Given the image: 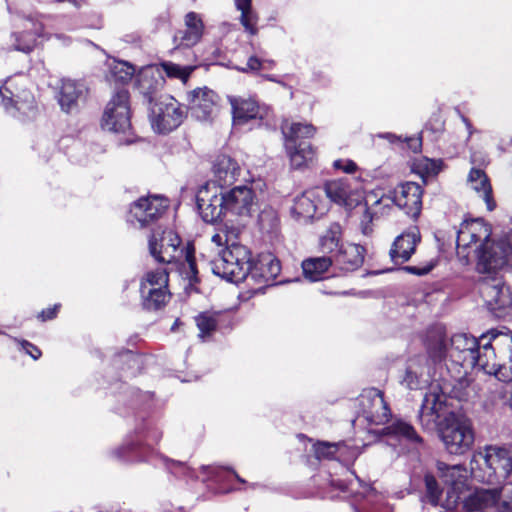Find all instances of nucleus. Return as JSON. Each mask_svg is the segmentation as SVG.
<instances>
[{
  "mask_svg": "<svg viewBox=\"0 0 512 512\" xmlns=\"http://www.w3.org/2000/svg\"><path fill=\"white\" fill-rule=\"evenodd\" d=\"M491 234V225L482 218L464 220L457 231L458 257L465 263L475 258L479 273H492L501 269L511 252L507 240L494 241Z\"/></svg>",
  "mask_w": 512,
  "mask_h": 512,
  "instance_id": "1",
  "label": "nucleus"
},
{
  "mask_svg": "<svg viewBox=\"0 0 512 512\" xmlns=\"http://www.w3.org/2000/svg\"><path fill=\"white\" fill-rule=\"evenodd\" d=\"M438 471L440 477L447 486L445 496L443 491L440 489L436 478L431 475H425V487H426V498L433 506H440L446 511H454L459 505H462L464 511V500L469 497L465 495L467 491V478L468 472L464 465H447L444 462H438Z\"/></svg>",
  "mask_w": 512,
  "mask_h": 512,
  "instance_id": "2",
  "label": "nucleus"
},
{
  "mask_svg": "<svg viewBox=\"0 0 512 512\" xmlns=\"http://www.w3.org/2000/svg\"><path fill=\"white\" fill-rule=\"evenodd\" d=\"M480 343L481 336L477 339L466 333H458L451 337L448 346L445 333L441 329H435L428 333L426 347L434 362L449 357L455 363L468 366Z\"/></svg>",
  "mask_w": 512,
  "mask_h": 512,
  "instance_id": "3",
  "label": "nucleus"
},
{
  "mask_svg": "<svg viewBox=\"0 0 512 512\" xmlns=\"http://www.w3.org/2000/svg\"><path fill=\"white\" fill-rule=\"evenodd\" d=\"M158 243V238L154 233L149 239V250L151 255L162 263H173L183 258L182 267L186 277L190 281H197V267L194 257V248L186 246L180 248L181 239L172 230L163 231Z\"/></svg>",
  "mask_w": 512,
  "mask_h": 512,
  "instance_id": "4",
  "label": "nucleus"
},
{
  "mask_svg": "<svg viewBox=\"0 0 512 512\" xmlns=\"http://www.w3.org/2000/svg\"><path fill=\"white\" fill-rule=\"evenodd\" d=\"M210 265L212 272L222 279L235 283L243 281L251 275V251L238 242H232L229 246L219 249Z\"/></svg>",
  "mask_w": 512,
  "mask_h": 512,
  "instance_id": "5",
  "label": "nucleus"
},
{
  "mask_svg": "<svg viewBox=\"0 0 512 512\" xmlns=\"http://www.w3.org/2000/svg\"><path fill=\"white\" fill-rule=\"evenodd\" d=\"M423 192V188L418 183H402L372 203V207H375L373 213L384 215L395 205L415 220L420 216L422 210Z\"/></svg>",
  "mask_w": 512,
  "mask_h": 512,
  "instance_id": "6",
  "label": "nucleus"
},
{
  "mask_svg": "<svg viewBox=\"0 0 512 512\" xmlns=\"http://www.w3.org/2000/svg\"><path fill=\"white\" fill-rule=\"evenodd\" d=\"M438 431L449 454L463 455L474 444L475 436L471 422L454 413H450L444 418Z\"/></svg>",
  "mask_w": 512,
  "mask_h": 512,
  "instance_id": "7",
  "label": "nucleus"
},
{
  "mask_svg": "<svg viewBox=\"0 0 512 512\" xmlns=\"http://www.w3.org/2000/svg\"><path fill=\"white\" fill-rule=\"evenodd\" d=\"M326 196L331 202L343 206L347 209H352L360 206L363 209V216L361 219L362 231L367 234L369 231V224L373 221L374 213L369 207L368 195L365 202L362 204L361 193L351 186L347 178L335 179L327 181L323 189Z\"/></svg>",
  "mask_w": 512,
  "mask_h": 512,
  "instance_id": "8",
  "label": "nucleus"
},
{
  "mask_svg": "<svg viewBox=\"0 0 512 512\" xmlns=\"http://www.w3.org/2000/svg\"><path fill=\"white\" fill-rule=\"evenodd\" d=\"M482 460L484 474L482 481L496 484L505 481L512 474V447L486 446L474 455L473 461Z\"/></svg>",
  "mask_w": 512,
  "mask_h": 512,
  "instance_id": "9",
  "label": "nucleus"
},
{
  "mask_svg": "<svg viewBox=\"0 0 512 512\" xmlns=\"http://www.w3.org/2000/svg\"><path fill=\"white\" fill-rule=\"evenodd\" d=\"M466 512H512V482L500 489H479L464 500Z\"/></svg>",
  "mask_w": 512,
  "mask_h": 512,
  "instance_id": "10",
  "label": "nucleus"
},
{
  "mask_svg": "<svg viewBox=\"0 0 512 512\" xmlns=\"http://www.w3.org/2000/svg\"><path fill=\"white\" fill-rule=\"evenodd\" d=\"M497 271L486 273L487 276L482 277L478 283V290L488 310L495 317L501 318L512 307V293L502 278L497 276Z\"/></svg>",
  "mask_w": 512,
  "mask_h": 512,
  "instance_id": "11",
  "label": "nucleus"
},
{
  "mask_svg": "<svg viewBox=\"0 0 512 512\" xmlns=\"http://www.w3.org/2000/svg\"><path fill=\"white\" fill-rule=\"evenodd\" d=\"M169 274L166 268L160 267L145 273L140 282L142 305L147 310H159L170 299L168 291Z\"/></svg>",
  "mask_w": 512,
  "mask_h": 512,
  "instance_id": "12",
  "label": "nucleus"
},
{
  "mask_svg": "<svg viewBox=\"0 0 512 512\" xmlns=\"http://www.w3.org/2000/svg\"><path fill=\"white\" fill-rule=\"evenodd\" d=\"M186 115V108L180 102L171 96H165L151 108L152 129L159 134H168L182 124Z\"/></svg>",
  "mask_w": 512,
  "mask_h": 512,
  "instance_id": "13",
  "label": "nucleus"
},
{
  "mask_svg": "<svg viewBox=\"0 0 512 512\" xmlns=\"http://www.w3.org/2000/svg\"><path fill=\"white\" fill-rule=\"evenodd\" d=\"M129 93L127 90L117 91L107 103L101 126L104 130L114 133H126L131 128Z\"/></svg>",
  "mask_w": 512,
  "mask_h": 512,
  "instance_id": "14",
  "label": "nucleus"
},
{
  "mask_svg": "<svg viewBox=\"0 0 512 512\" xmlns=\"http://www.w3.org/2000/svg\"><path fill=\"white\" fill-rule=\"evenodd\" d=\"M169 206L167 198L160 195L140 197L130 206L129 222L144 228L155 223Z\"/></svg>",
  "mask_w": 512,
  "mask_h": 512,
  "instance_id": "15",
  "label": "nucleus"
},
{
  "mask_svg": "<svg viewBox=\"0 0 512 512\" xmlns=\"http://www.w3.org/2000/svg\"><path fill=\"white\" fill-rule=\"evenodd\" d=\"M198 212L206 223H215L226 213L222 190L214 183L201 186L196 195Z\"/></svg>",
  "mask_w": 512,
  "mask_h": 512,
  "instance_id": "16",
  "label": "nucleus"
},
{
  "mask_svg": "<svg viewBox=\"0 0 512 512\" xmlns=\"http://www.w3.org/2000/svg\"><path fill=\"white\" fill-rule=\"evenodd\" d=\"M161 436V432L156 428L139 431L136 440L124 443L115 451V456L126 461L147 460L146 452L150 450L153 443L159 442Z\"/></svg>",
  "mask_w": 512,
  "mask_h": 512,
  "instance_id": "17",
  "label": "nucleus"
},
{
  "mask_svg": "<svg viewBox=\"0 0 512 512\" xmlns=\"http://www.w3.org/2000/svg\"><path fill=\"white\" fill-rule=\"evenodd\" d=\"M326 209L323 191L320 188H313L295 197L291 212L297 220L308 221L322 216Z\"/></svg>",
  "mask_w": 512,
  "mask_h": 512,
  "instance_id": "18",
  "label": "nucleus"
},
{
  "mask_svg": "<svg viewBox=\"0 0 512 512\" xmlns=\"http://www.w3.org/2000/svg\"><path fill=\"white\" fill-rule=\"evenodd\" d=\"M359 402L361 413L370 424L382 425L389 420L390 409L380 390L376 388L364 390L360 395Z\"/></svg>",
  "mask_w": 512,
  "mask_h": 512,
  "instance_id": "19",
  "label": "nucleus"
},
{
  "mask_svg": "<svg viewBox=\"0 0 512 512\" xmlns=\"http://www.w3.org/2000/svg\"><path fill=\"white\" fill-rule=\"evenodd\" d=\"M492 339L495 341L500 358L495 377L503 382H511L512 331L506 327L492 329Z\"/></svg>",
  "mask_w": 512,
  "mask_h": 512,
  "instance_id": "20",
  "label": "nucleus"
},
{
  "mask_svg": "<svg viewBox=\"0 0 512 512\" xmlns=\"http://www.w3.org/2000/svg\"><path fill=\"white\" fill-rule=\"evenodd\" d=\"M444 393L437 392L435 388H431L423 398L419 411V420L422 427L426 430L438 429L442 425L440 419L445 410Z\"/></svg>",
  "mask_w": 512,
  "mask_h": 512,
  "instance_id": "21",
  "label": "nucleus"
},
{
  "mask_svg": "<svg viewBox=\"0 0 512 512\" xmlns=\"http://www.w3.org/2000/svg\"><path fill=\"white\" fill-rule=\"evenodd\" d=\"M499 362V353L495 341L492 339L491 329L481 335V343L474 354L473 361H470L468 367H477L486 374L495 376Z\"/></svg>",
  "mask_w": 512,
  "mask_h": 512,
  "instance_id": "22",
  "label": "nucleus"
},
{
  "mask_svg": "<svg viewBox=\"0 0 512 512\" xmlns=\"http://www.w3.org/2000/svg\"><path fill=\"white\" fill-rule=\"evenodd\" d=\"M421 241V235L417 226L409 227L402 234L396 237L390 249L391 260L395 264L407 262L415 253L418 243Z\"/></svg>",
  "mask_w": 512,
  "mask_h": 512,
  "instance_id": "23",
  "label": "nucleus"
},
{
  "mask_svg": "<svg viewBox=\"0 0 512 512\" xmlns=\"http://www.w3.org/2000/svg\"><path fill=\"white\" fill-rule=\"evenodd\" d=\"M223 199L226 213L247 216L253 209L255 194L248 186H237L223 193Z\"/></svg>",
  "mask_w": 512,
  "mask_h": 512,
  "instance_id": "24",
  "label": "nucleus"
},
{
  "mask_svg": "<svg viewBox=\"0 0 512 512\" xmlns=\"http://www.w3.org/2000/svg\"><path fill=\"white\" fill-rule=\"evenodd\" d=\"M188 100L192 115L200 121L210 119L217 109L218 96L206 87L191 91Z\"/></svg>",
  "mask_w": 512,
  "mask_h": 512,
  "instance_id": "25",
  "label": "nucleus"
},
{
  "mask_svg": "<svg viewBox=\"0 0 512 512\" xmlns=\"http://www.w3.org/2000/svg\"><path fill=\"white\" fill-rule=\"evenodd\" d=\"M24 31L21 34H13L15 38L14 50L29 53L37 45V38L44 37L43 24L31 17L25 18L23 22Z\"/></svg>",
  "mask_w": 512,
  "mask_h": 512,
  "instance_id": "26",
  "label": "nucleus"
},
{
  "mask_svg": "<svg viewBox=\"0 0 512 512\" xmlns=\"http://www.w3.org/2000/svg\"><path fill=\"white\" fill-rule=\"evenodd\" d=\"M364 248L357 244H344L334 256H331L336 268L344 272L358 269L364 261Z\"/></svg>",
  "mask_w": 512,
  "mask_h": 512,
  "instance_id": "27",
  "label": "nucleus"
},
{
  "mask_svg": "<svg viewBox=\"0 0 512 512\" xmlns=\"http://www.w3.org/2000/svg\"><path fill=\"white\" fill-rule=\"evenodd\" d=\"M233 113V122L242 125L252 119H262L266 111L253 98H233L230 100Z\"/></svg>",
  "mask_w": 512,
  "mask_h": 512,
  "instance_id": "28",
  "label": "nucleus"
},
{
  "mask_svg": "<svg viewBox=\"0 0 512 512\" xmlns=\"http://www.w3.org/2000/svg\"><path fill=\"white\" fill-rule=\"evenodd\" d=\"M213 181L220 189L233 184L240 175L239 164L228 155H220L213 164Z\"/></svg>",
  "mask_w": 512,
  "mask_h": 512,
  "instance_id": "29",
  "label": "nucleus"
},
{
  "mask_svg": "<svg viewBox=\"0 0 512 512\" xmlns=\"http://www.w3.org/2000/svg\"><path fill=\"white\" fill-rule=\"evenodd\" d=\"M85 91L84 84L71 79H63L58 94V102L61 109L67 113L75 110L79 99L84 95Z\"/></svg>",
  "mask_w": 512,
  "mask_h": 512,
  "instance_id": "30",
  "label": "nucleus"
},
{
  "mask_svg": "<svg viewBox=\"0 0 512 512\" xmlns=\"http://www.w3.org/2000/svg\"><path fill=\"white\" fill-rule=\"evenodd\" d=\"M204 24L199 14L189 12L185 16V30L179 31L175 35V40L179 39L180 45L192 47L202 38Z\"/></svg>",
  "mask_w": 512,
  "mask_h": 512,
  "instance_id": "31",
  "label": "nucleus"
},
{
  "mask_svg": "<svg viewBox=\"0 0 512 512\" xmlns=\"http://www.w3.org/2000/svg\"><path fill=\"white\" fill-rule=\"evenodd\" d=\"M164 83L161 72L156 66H147L140 70L137 75V86L140 92L147 96L149 100L152 95L157 92Z\"/></svg>",
  "mask_w": 512,
  "mask_h": 512,
  "instance_id": "32",
  "label": "nucleus"
},
{
  "mask_svg": "<svg viewBox=\"0 0 512 512\" xmlns=\"http://www.w3.org/2000/svg\"><path fill=\"white\" fill-rule=\"evenodd\" d=\"M468 184L486 203L487 209L492 211L495 202L492 197V187L487 175L481 169L472 168L468 175Z\"/></svg>",
  "mask_w": 512,
  "mask_h": 512,
  "instance_id": "33",
  "label": "nucleus"
},
{
  "mask_svg": "<svg viewBox=\"0 0 512 512\" xmlns=\"http://www.w3.org/2000/svg\"><path fill=\"white\" fill-rule=\"evenodd\" d=\"M281 272L280 261L271 254L262 255L256 264L252 263L251 277L263 278L265 282L275 280Z\"/></svg>",
  "mask_w": 512,
  "mask_h": 512,
  "instance_id": "34",
  "label": "nucleus"
},
{
  "mask_svg": "<svg viewBox=\"0 0 512 512\" xmlns=\"http://www.w3.org/2000/svg\"><path fill=\"white\" fill-rule=\"evenodd\" d=\"M332 265L331 256L308 258L302 262L303 275L311 282L320 281Z\"/></svg>",
  "mask_w": 512,
  "mask_h": 512,
  "instance_id": "35",
  "label": "nucleus"
},
{
  "mask_svg": "<svg viewBox=\"0 0 512 512\" xmlns=\"http://www.w3.org/2000/svg\"><path fill=\"white\" fill-rule=\"evenodd\" d=\"M286 148L289 154L291 166L295 169H299L307 165L313 160L315 155L312 146L306 142H300L299 144L286 143Z\"/></svg>",
  "mask_w": 512,
  "mask_h": 512,
  "instance_id": "36",
  "label": "nucleus"
},
{
  "mask_svg": "<svg viewBox=\"0 0 512 512\" xmlns=\"http://www.w3.org/2000/svg\"><path fill=\"white\" fill-rule=\"evenodd\" d=\"M385 430L387 434L393 435L399 440H404L415 446L422 443V439L417 434L414 427L405 421L397 420L386 427Z\"/></svg>",
  "mask_w": 512,
  "mask_h": 512,
  "instance_id": "37",
  "label": "nucleus"
},
{
  "mask_svg": "<svg viewBox=\"0 0 512 512\" xmlns=\"http://www.w3.org/2000/svg\"><path fill=\"white\" fill-rule=\"evenodd\" d=\"M341 241V227L337 223H333L329 229L325 232V234L320 238V249L324 254H329L330 256H334L338 251H340L341 246L344 244L340 243Z\"/></svg>",
  "mask_w": 512,
  "mask_h": 512,
  "instance_id": "38",
  "label": "nucleus"
},
{
  "mask_svg": "<svg viewBox=\"0 0 512 512\" xmlns=\"http://www.w3.org/2000/svg\"><path fill=\"white\" fill-rule=\"evenodd\" d=\"M220 314L217 312L205 311L195 317V323L199 330L198 337L205 341L216 331Z\"/></svg>",
  "mask_w": 512,
  "mask_h": 512,
  "instance_id": "39",
  "label": "nucleus"
},
{
  "mask_svg": "<svg viewBox=\"0 0 512 512\" xmlns=\"http://www.w3.org/2000/svg\"><path fill=\"white\" fill-rule=\"evenodd\" d=\"M286 137V143L297 144L300 139L312 138L316 133V128L308 123H291L290 126L282 127Z\"/></svg>",
  "mask_w": 512,
  "mask_h": 512,
  "instance_id": "40",
  "label": "nucleus"
},
{
  "mask_svg": "<svg viewBox=\"0 0 512 512\" xmlns=\"http://www.w3.org/2000/svg\"><path fill=\"white\" fill-rule=\"evenodd\" d=\"M421 361L422 358H417L410 360L408 363L403 382L409 389H417L420 387L421 382L428 381V379L422 380L425 374V367L420 364Z\"/></svg>",
  "mask_w": 512,
  "mask_h": 512,
  "instance_id": "41",
  "label": "nucleus"
},
{
  "mask_svg": "<svg viewBox=\"0 0 512 512\" xmlns=\"http://www.w3.org/2000/svg\"><path fill=\"white\" fill-rule=\"evenodd\" d=\"M110 78L115 82L128 83L135 74V67L126 61L113 60L109 63Z\"/></svg>",
  "mask_w": 512,
  "mask_h": 512,
  "instance_id": "42",
  "label": "nucleus"
},
{
  "mask_svg": "<svg viewBox=\"0 0 512 512\" xmlns=\"http://www.w3.org/2000/svg\"><path fill=\"white\" fill-rule=\"evenodd\" d=\"M160 68L169 78L179 79L183 83H186L196 67L181 66L171 61H164L160 63Z\"/></svg>",
  "mask_w": 512,
  "mask_h": 512,
  "instance_id": "43",
  "label": "nucleus"
},
{
  "mask_svg": "<svg viewBox=\"0 0 512 512\" xmlns=\"http://www.w3.org/2000/svg\"><path fill=\"white\" fill-rule=\"evenodd\" d=\"M258 222L262 232L268 234L276 232L279 224L276 210L271 207L264 208L259 214Z\"/></svg>",
  "mask_w": 512,
  "mask_h": 512,
  "instance_id": "44",
  "label": "nucleus"
},
{
  "mask_svg": "<svg viewBox=\"0 0 512 512\" xmlns=\"http://www.w3.org/2000/svg\"><path fill=\"white\" fill-rule=\"evenodd\" d=\"M239 233V228L226 226L223 230L214 234L211 238V241L218 248L223 249V246L227 247L229 244H232V242H237L236 240L239 236Z\"/></svg>",
  "mask_w": 512,
  "mask_h": 512,
  "instance_id": "45",
  "label": "nucleus"
},
{
  "mask_svg": "<svg viewBox=\"0 0 512 512\" xmlns=\"http://www.w3.org/2000/svg\"><path fill=\"white\" fill-rule=\"evenodd\" d=\"M163 464L176 476L179 477H187V478H196L198 477L195 470L187 466L183 462L170 460L166 457L160 458Z\"/></svg>",
  "mask_w": 512,
  "mask_h": 512,
  "instance_id": "46",
  "label": "nucleus"
},
{
  "mask_svg": "<svg viewBox=\"0 0 512 512\" xmlns=\"http://www.w3.org/2000/svg\"><path fill=\"white\" fill-rule=\"evenodd\" d=\"M203 472H207L208 476L205 480H213L215 482H221L226 475L233 476L238 482L245 483L246 481L241 478L236 472L225 469L223 467H215V466H203Z\"/></svg>",
  "mask_w": 512,
  "mask_h": 512,
  "instance_id": "47",
  "label": "nucleus"
},
{
  "mask_svg": "<svg viewBox=\"0 0 512 512\" xmlns=\"http://www.w3.org/2000/svg\"><path fill=\"white\" fill-rule=\"evenodd\" d=\"M337 452V444L319 442L314 445V453L318 459H332Z\"/></svg>",
  "mask_w": 512,
  "mask_h": 512,
  "instance_id": "48",
  "label": "nucleus"
},
{
  "mask_svg": "<svg viewBox=\"0 0 512 512\" xmlns=\"http://www.w3.org/2000/svg\"><path fill=\"white\" fill-rule=\"evenodd\" d=\"M442 160L424 158L419 163V168L428 176L437 175L442 170Z\"/></svg>",
  "mask_w": 512,
  "mask_h": 512,
  "instance_id": "49",
  "label": "nucleus"
},
{
  "mask_svg": "<svg viewBox=\"0 0 512 512\" xmlns=\"http://www.w3.org/2000/svg\"><path fill=\"white\" fill-rule=\"evenodd\" d=\"M240 21H241V24L246 29V31H248L251 34L256 33V31H257V29L255 27L256 17L251 10L241 13Z\"/></svg>",
  "mask_w": 512,
  "mask_h": 512,
  "instance_id": "50",
  "label": "nucleus"
},
{
  "mask_svg": "<svg viewBox=\"0 0 512 512\" xmlns=\"http://www.w3.org/2000/svg\"><path fill=\"white\" fill-rule=\"evenodd\" d=\"M0 96L2 97V103L6 110H9L14 105L17 110L21 109V107L18 106V101L13 99V93L9 87H1Z\"/></svg>",
  "mask_w": 512,
  "mask_h": 512,
  "instance_id": "51",
  "label": "nucleus"
},
{
  "mask_svg": "<svg viewBox=\"0 0 512 512\" xmlns=\"http://www.w3.org/2000/svg\"><path fill=\"white\" fill-rule=\"evenodd\" d=\"M263 68H264V64L261 61V59L255 55H253L248 58L246 66L242 67V68H238V70L241 72H244V73H248V72H257Z\"/></svg>",
  "mask_w": 512,
  "mask_h": 512,
  "instance_id": "52",
  "label": "nucleus"
},
{
  "mask_svg": "<svg viewBox=\"0 0 512 512\" xmlns=\"http://www.w3.org/2000/svg\"><path fill=\"white\" fill-rule=\"evenodd\" d=\"M333 168L345 173H354L357 170V165L350 159H338L333 162Z\"/></svg>",
  "mask_w": 512,
  "mask_h": 512,
  "instance_id": "53",
  "label": "nucleus"
},
{
  "mask_svg": "<svg viewBox=\"0 0 512 512\" xmlns=\"http://www.w3.org/2000/svg\"><path fill=\"white\" fill-rule=\"evenodd\" d=\"M21 344L26 353L29 354L33 359L36 360L41 356V351L33 344L27 341H22Z\"/></svg>",
  "mask_w": 512,
  "mask_h": 512,
  "instance_id": "54",
  "label": "nucleus"
},
{
  "mask_svg": "<svg viewBox=\"0 0 512 512\" xmlns=\"http://www.w3.org/2000/svg\"><path fill=\"white\" fill-rule=\"evenodd\" d=\"M59 307H60V305L56 304L52 308L44 309V310L41 311V313L39 314L38 317L42 321L51 320V319H53L56 316Z\"/></svg>",
  "mask_w": 512,
  "mask_h": 512,
  "instance_id": "55",
  "label": "nucleus"
},
{
  "mask_svg": "<svg viewBox=\"0 0 512 512\" xmlns=\"http://www.w3.org/2000/svg\"><path fill=\"white\" fill-rule=\"evenodd\" d=\"M235 5L241 13L251 10V0H235Z\"/></svg>",
  "mask_w": 512,
  "mask_h": 512,
  "instance_id": "56",
  "label": "nucleus"
},
{
  "mask_svg": "<svg viewBox=\"0 0 512 512\" xmlns=\"http://www.w3.org/2000/svg\"><path fill=\"white\" fill-rule=\"evenodd\" d=\"M263 77H264L266 80H268V81L275 82V83L280 84V85H281V86H283V87H286V84H285L282 80L278 79V78H277L276 76H274V75H263Z\"/></svg>",
  "mask_w": 512,
  "mask_h": 512,
  "instance_id": "57",
  "label": "nucleus"
},
{
  "mask_svg": "<svg viewBox=\"0 0 512 512\" xmlns=\"http://www.w3.org/2000/svg\"><path fill=\"white\" fill-rule=\"evenodd\" d=\"M331 484L341 491H345L347 489V485L341 480H332Z\"/></svg>",
  "mask_w": 512,
  "mask_h": 512,
  "instance_id": "58",
  "label": "nucleus"
},
{
  "mask_svg": "<svg viewBox=\"0 0 512 512\" xmlns=\"http://www.w3.org/2000/svg\"><path fill=\"white\" fill-rule=\"evenodd\" d=\"M380 137L386 138L387 140H389L392 143L395 142V141L400 140V137H398V136H396L394 134H391V133L381 134Z\"/></svg>",
  "mask_w": 512,
  "mask_h": 512,
  "instance_id": "59",
  "label": "nucleus"
},
{
  "mask_svg": "<svg viewBox=\"0 0 512 512\" xmlns=\"http://www.w3.org/2000/svg\"><path fill=\"white\" fill-rule=\"evenodd\" d=\"M261 61L264 64V68L263 69H271V68H273L275 66V61L274 60H271V59H261Z\"/></svg>",
  "mask_w": 512,
  "mask_h": 512,
  "instance_id": "60",
  "label": "nucleus"
},
{
  "mask_svg": "<svg viewBox=\"0 0 512 512\" xmlns=\"http://www.w3.org/2000/svg\"><path fill=\"white\" fill-rule=\"evenodd\" d=\"M404 270L413 273V274H422L416 267L414 266H406ZM428 270H424L423 273H426Z\"/></svg>",
  "mask_w": 512,
  "mask_h": 512,
  "instance_id": "61",
  "label": "nucleus"
},
{
  "mask_svg": "<svg viewBox=\"0 0 512 512\" xmlns=\"http://www.w3.org/2000/svg\"><path fill=\"white\" fill-rule=\"evenodd\" d=\"M462 121L464 122V124H465V126H466V128H467V130H468L469 136H471V135H472V133H473V132H472V124H471V123H470V121H469L466 117H464V116H462Z\"/></svg>",
  "mask_w": 512,
  "mask_h": 512,
  "instance_id": "62",
  "label": "nucleus"
},
{
  "mask_svg": "<svg viewBox=\"0 0 512 512\" xmlns=\"http://www.w3.org/2000/svg\"><path fill=\"white\" fill-rule=\"evenodd\" d=\"M55 37H56L57 39H59V40H63V41H64V44H66V43H67V41H68V38H67L66 36L62 35V34H56V35H55Z\"/></svg>",
  "mask_w": 512,
  "mask_h": 512,
  "instance_id": "63",
  "label": "nucleus"
},
{
  "mask_svg": "<svg viewBox=\"0 0 512 512\" xmlns=\"http://www.w3.org/2000/svg\"><path fill=\"white\" fill-rule=\"evenodd\" d=\"M229 491H230V490H227V489H221V492H222V493H227V492H229Z\"/></svg>",
  "mask_w": 512,
  "mask_h": 512,
  "instance_id": "64",
  "label": "nucleus"
}]
</instances>
